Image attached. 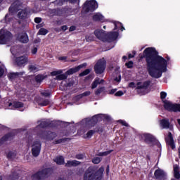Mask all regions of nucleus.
<instances>
[{"label":"nucleus","mask_w":180,"mask_h":180,"mask_svg":"<svg viewBox=\"0 0 180 180\" xmlns=\"http://www.w3.org/2000/svg\"><path fill=\"white\" fill-rule=\"evenodd\" d=\"M59 60H67V56H62V57H60V58H59Z\"/></svg>","instance_id":"nucleus-57"},{"label":"nucleus","mask_w":180,"mask_h":180,"mask_svg":"<svg viewBox=\"0 0 180 180\" xmlns=\"http://www.w3.org/2000/svg\"><path fill=\"white\" fill-rule=\"evenodd\" d=\"M155 177L158 180H166L167 179V173L164 170L158 169L155 171L154 173Z\"/></svg>","instance_id":"nucleus-11"},{"label":"nucleus","mask_w":180,"mask_h":180,"mask_svg":"<svg viewBox=\"0 0 180 180\" xmlns=\"http://www.w3.org/2000/svg\"><path fill=\"white\" fill-rule=\"evenodd\" d=\"M122 58H123V60H127V56H123Z\"/></svg>","instance_id":"nucleus-62"},{"label":"nucleus","mask_w":180,"mask_h":180,"mask_svg":"<svg viewBox=\"0 0 180 180\" xmlns=\"http://www.w3.org/2000/svg\"><path fill=\"white\" fill-rule=\"evenodd\" d=\"M39 127H43V125L40 124Z\"/></svg>","instance_id":"nucleus-64"},{"label":"nucleus","mask_w":180,"mask_h":180,"mask_svg":"<svg viewBox=\"0 0 180 180\" xmlns=\"http://www.w3.org/2000/svg\"><path fill=\"white\" fill-rule=\"evenodd\" d=\"M11 40H12V34L5 29H1L0 30V44H6Z\"/></svg>","instance_id":"nucleus-7"},{"label":"nucleus","mask_w":180,"mask_h":180,"mask_svg":"<svg viewBox=\"0 0 180 180\" xmlns=\"http://www.w3.org/2000/svg\"><path fill=\"white\" fill-rule=\"evenodd\" d=\"M75 30V26H72L70 27V32H74Z\"/></svg>","instance_id":"nucleus-54"},{"label":"nucleus","mask_w":180,"mask_h":180,"mask_svg":"<svg viewBox=\"0 0 180 180\" xmlns=\"http://www.w3.org/2000/svg\"><path fill=\"white\" fill-rule=\"evenodd\" d=\"M18 40L21 43H27V41H29V37H27V34L25 32L21 33L18 34Z\"/></svg>","instance_id":"nucleus-15"},{"label":"nucleus","mask_w":180,"mask_h":180,"mask_svg":"<svg viewBox=\"0 0 180 180\" xmlns=\"http://www.w3.org/2000/svg\"><path fill=\"white\" fill-rule=\"evenodd\" d=\"M106 67V60L105 59H101L97 62L94 67V70L96 74H102L105 71Z\"/></svg>","instance_id":"nucleus-9"},{"label":"nucleus","mask_w":180,"mask_h":180,"mask_svg":"<svg viewBox=\"0 0 180 180\" xmlns=\"http://www.w3.org/2000/svg\"><path fill=\"white\" fill-rule=\"evenodd\" d=\"M89 95H91V91H88L79 96L78 98H82V96H89Z\"/></svg>","instance_id":"nucleus-40"},{"label":"nucleus","mask_w":180,"mask_h":180,"mask_svg":"<svg viewBox=\"0 0 180 180\" xmlns=\"http://www.w3.org/2000/svg\"><path fill=\"white\" fill-rule=\"evenodd\" d=\"M94 34L97 39L101 40L102 41H105L106 39V34H105V31L102 30H97L94 31Z\"/></svg>","instance_id":"nucleus-13"},{"label":"nucleus","mask_w":180,"mask_h":180,"mask_svg":"<svg viewBox=\"0 0 180 180\" xmlns=\"http://www.w3.org/2000/svg\"><path fill=\"white\" fill-rule=\"evenodd\" d=\"M104 89L103 87L98 88L96 91L95 94L96 95H100V94H102L103 92Z\"/></svg>","instance_id":"nucleus-43"},{"label":"nucleus","mask_w":180,"mask_h":180,"mask_svg":"<svg viewBox=\"0 0 180 180\" xmlns=\"http://www.w3.org/2000/svg\"><path fill=\"white\" fill-rule=\"evenodd\" d=\"M2 140H3L4 141H6V140H9V137H8V136H4V137L2 138Z\"/></svg>","instance_id":"nucleus-58"},{"label":"nucleus","mask_w":180,"mask_h":180,"mask_svg":"<svg viewBox=\"0 0 180 180\" xmlns=\"http://www.w3.org/2000/svg\"><path fill=\"white\" fill-rule=\"evenodd\" d=\"M135 54H136V52H134V55H131V53L129 54V56H128L129 58H133V57H134Z\"/></svg>","instance_id":"nucleus-55"},{"label":"nucleus","mask_w":180,"mask_h":180,"mask_svg":"<svg viewBox=\"0 0 180 180\" xmlns=\"http://www.w3.org/2000/svg\"><path fill=\"white\" fill-rule=\"evenodd\" d=\"M112 150H108V151H105V152H103V153H100L99 155H101V157H103L105 155H108V154H110V153H112Z\"/></svg>","instance_id":"nucleus-42"},{"label":"nucleus","mask_w":180,"mask_h":180,"mask_svg":"<svg viewBox=\"0 0 180 180\" xmlns=\"http://www.w3.org/2000/svg\"><path fill=\"white\" fill-rule=\"evenodd\" d=\"M32 54H36L37 53V47H33L31 51Z\"/></svg>","instance_id":"nucleus-48"},{"label":"nucleus","mask_w":180,"mask_h":180,"mask_svg":"<svg viewBox=\"0 0 180 180\" xmlns=\"http://www.w3.org/2000/svg\"><path fill=\"white\" fill-rule=\"evenodd\" d=\"M160 126L161 127H163V129H169V127H171L169 122L166 119L160 120Z\"/></svg>","instance_id":"nucleus-21"},{"label":"nucleus","mask_w":180,"mask_h":180,"mask_svg":"<svg viewBox=\"0 0 180 180\" xmlns=\"http://www.w3.org/2000/svg\"><path fill=\"white\" fill-rule=\"evenodd\" d=\"M27 16V11L26 10H22L18 13V18L20 19H23V18H26Z\"/></svg>","instance_id":"nucleus-30"},{"label":"nucleus","mask_w":180,"mask_h":180,"mask_svg":"<svg viewBox=\"0 0 180 180\" xmlns=\"http://www.w3.org/2000/svg\"><path fill=\"white\" fill-rule=\"evenodd\" d=\"M118 122H119V123L122 124V126H125L126 127H127V126H129V124H127V122H126L125 121L120 120Z\"/></svg>","instance_id":"nucleus-47"},{"label":"nucleus","mask_w":180,"mask_h":180,"mask_svg":"<svg viewBox=\"0 0 180 180\" xmlns=\"http://www.w3.org/2000/svg\"><path fill=\"white\" fill-rule=\"evenodd\" d=\"M29 70L31 71V72H36L39 71V68H37L36 65H30Z\"/></svg>","instance_id":"nucleus-36"},{"label":"nucleus","mask_w":180,"mask_h":180,"mask_svg":"<svg viewBox=\"0 0 180 180\" xmlns=\"http://www.w3.org/2000/svg\"><path fill=\"white\" fill-rule=\"evenodd\" d=\"M116 91H117L116 89H112L110 91L109 94L112 95V94H115V92H116Z\"/></svg>","instance_id":"nucleus-53"},{"label":"nucleus","mask_w":180,"mask_h":180,"mask_svg":"<svg viewBox=\"0 0 180 180\" xmlns=\"http://www.w3.org/2000/svg\"><path fill=\"white\" fill-rule=\"evenodd\" d=\"M99 117H101V115L94 116L90 120L88 121V124H91V123H96V122L99 120Z\"/></svg>","instance_id":"nucleus-28"},{"label":"nucleus","mask_w":180,"mask_h":180,"mask_svg":"<svg viewBox=\"0 0 180 180\" xmlns=\"http://www.w3.org/2000/svg\"><path fill=\"white\" fill-rule=\"evenodd\" d=\"M160 98L164 103V107L169 112H180V104H174L171 101L165 100L167 98V92H160Z\"/></svg>","instance_id":"nucleus-2"},{"label":"nucleus","mask_w":180,"mask_h":180,"mask_svg":"<svg viewBox=\"0 0 180 180\" xmlns=\"http://www.w3.org/2000/svg\"><path fill=\"white\" fill-rule=\"evenodd\" d=\"M85 130L86 128L83 127L77 131V134H79V136H82V137H84V136H85Z\"/></svg>","instance_id":"nucleus-37"},{"label":"nucleus","mask_w":180,"mask_h":180,"mask_svg":"<svg viewBox=\"0 0 180 180\" xmlns=\"http://www.w3.org/2000/svg\"><path fill=\"white\" fill-rule=\"evenodd\" d=\"M5 71H6L5 66L4 65V64L0 63V77H2V75L5 74Z\"/></svg>","instance_id":"nucleus-35"},{"label":"nucleus","mask_w":180,"mask_h":180,"mask_svg":"<svg viewBox=\"0 0 180 180\" xmlns=\"http://www.w3.org/2000/svg\"><path fill=\"white\" fill-rule=\"evenodd\" d=\"M123 95H124V92L122 91H118L115 94V96H123Z\"/></svg>","instance_id":"nucleus-44"},{"label":"nucleus","mask_w":180,"mask_h":180,"mask_svg":"<svg viewBox=\"0 0 180 180\" xmlns=\"http://www.w3.org/2000/svg\"><path fill=\"white\" fill-rule=\"evenodd\" d=\"M64 1H69L72 4H75V2H77L78 4V2H79V0H64Z\"/></svg>","instance_id":"nucleus-52"},{"label":"nucleus","mask_w":180,"mask_h":180,"mask_svg":"<svg viewBox=\"0 0 180 180\" xmlns=\"http://www.w3.org/2000/svg\"><path fill=\"white\" fill-rule=\"evenodd\" d=\"M166 141L172 150L175 148V143H174V139H172V134L171 133H169L167 138H166Z\"/></svg>","instance_id":"nucleus-17"},{"label":"nucleus","mask_w":180,"mask_h":180,"mask_svg":"<svg viewBox=\"0 0 180 180\" xmlns=\"http://www.w3.org/2000/svg\"><path fill=\"white\" fill-rule=\"evenodd\" d=\"M34 22L35 23H40V22H41V18L37 17L34 18Z\"/></svg>","instance_id":"nucleus-49"},{"label":"nucleus","mask_w":180,"mask_h":180,"mask_svg":"<svg viewBox=\"0 0 180 180\" xmlns=\"http://www.w3.org/2000/svg\"><path fill=\"white\" fill-rule=\"evenodd\" d=\"M114 25H115V30H117L118 29H120L122 32L124 30V28L123 27V25H122V22H115Z\"/></svg>","instance_id":"nucleus-27"},{"label":"nucleus","mask_w":180,"mask_h":180,"mask_svg":"<svg viewBox=\"0 0 180 180\" xmlns=\"http://www.w3.org/2000/svg\"><path fill=\"white\" fill-rule=\"evenodd\" d=\"M147 70L152 78H161L162 73L168 71V60L156 55L155 49L146 48L143 51Z\"/></svg>","instance_id":"nucleus-1"},{"label":"nucleus","mask_w":180,"mask_h":180,"mask_svg":"<svg viewBox=\"0 0 180 180\" xmlns=\"http://www.w3.org/2000/svg\"><path fill=\"white\" fill-rule=\"evenodd\" d=\"M86 65V64H82V65H79V66L72 68L69 70H68L65 74H62V75H58V74H61V70L59 71H54L51 72V75L54 76V75H57L56 76V79H58V81H61L63 79H67V77L68 75H70V74H74L75 72H77V71H79V70H81V68H84V67H85Z\"/></svg>","instance_id":"nucleus-3"},{"label":"nucleus","mask_w":180,"mask_h":180,"mask_svg":"<svg viewBox=\"0 0 180 180\" xmlns=\"http://www.w3.org/2000/svg\"><path fill=\"white\" fill-rule=\"evenodd\" d=\"M94 20H96V22H105V16L102 15L101 13H96L93 15Z\"/></svg>","instance_id":"nucleus-16"},{"label":"nucleus","mask_w":180,"mask_h":180,"mask_svg":"<svg viewBox=\"0 0 180 180\" xmlns=\"http://www.w3.org/2000/svg\"><path fill=\"white\" fill-rule=\"evenodd\" d=\"M49 33V31L44 28H41L38 32V34H40L41 36H46Z\"/></svg>","instance_id":"nucleus-34"},{"label":"nucleus","mask_w":180,"mask_h":180,"mask_svg":"<svg viewBox=\"0 0 180 180\" xmlns=\"http://www.w3.org/2000/svg\"><path fill=\"white\" fill-rule=\"evenodd\" d=\"M174 178H176V179H179L180 178V174H179V166L175 165L174 166Z\"/></svg>","instance_id":"nucleus-24"},{"label":"nucleus","mask_w":180,"mask_h":180,"mask_svg":"<svg viewBox=\"0 0 180 180\" xmlns=\"http://www.w3.org/2000/svg\"><path fill=\"white\" fill-rule=\"evenodd\" d=\"M143 138L145 139V141H153L154 140V136L151 135L150 134H144Z\"/></svg>","instance_id":"nucleus-26"},{"label":"nucleus","mask_w":180,"mask_h":180,"mask_svg":"<svg viewBox=\"0 0 180 180\" xmlns=\"http://www.w3.org/2000/svg\"><path fill=\"white\" fill-rule=\"evenodd\" d=\"M150 86V82H138L137 84L134 82H131L129 84V88H136L138 89V93L140 95H146L148 93V86Z\"/></svg>","instance_id":"nucleus-4"},{"label":"nucleus","mask_w":180,"mask_h":180,"mask_svg":"<svg viewBox=\"0 0 180 180\" xmlns=\"http://www.w3.org/2000/svg\"><path fill=\"white\" fill-rule=\"evenodd\" d=\"M3 128L2 125L0 124V130Z\"/></svg>","instance_id":"nucleus-63"},{"label":"nucleus","mask_w":180,"mask_h":180,"mask_svg":"<svg viewBox=\"0 0 180 180\" xmlns=\"http://www.w3.org/2000/svg\"><path fill=\"white\" fill-rule=\"evenodd\" d=\"M127 68H133V61H129L125 64Z\"/></svg>","instance_id":"nucleus-46"},{"label":"nucleus","mask_w":180,"mask_h":180,"mask_svg":"<svg viewBox=\"0 0 180 180\" xmlns=\"http://www.w3.org/2000/svg\"><path fill=\"white\" fill-rule=\"evenodd\" d=\"M79 164L81 163L77 160H69L67 162L65 167H77V165H79Z\"/></svg>","instance_id":"nucleus-23"},{"label":"nucleus","mask_w":180,"mask_h":180,"mask_svg":"<svg viewBox=\"0 0 180 180\" xmlns=\"http://www.w3.org/2000/svg\"><path fill=\"white\" fill-rule=\"evenodd\" d=\"M61 29H62V30H64V31L67 30V29H68L67 25L62 26Z\"/></svg>","instance_id":"nucleus-56"},{"label":"nucleus","mask_w":180,"mask_h":180,"mask_svg":"<svg viewBox=\"0 0 180 180\" xmlns=\"http://www.w3.org/2000/svg\"><path fill=\"white\" fill-rule=\"evenodd\" d=\"M86 41H92L94 40V37L92 35H87L86 36Z\"/></svg>","instance_id":"nucleus-45"},{"label":"nucleus","mask_w":180,"mask_h":180,"mask_svg":"<svg viewBox=\"0 0 180 180\" xmlns=\"http://www.w3.org/2000/svg\"><path fill=\"white\" fill-rule=\"evenodd\" d=\"M27 63V58L26 56H20L16 58V63L19 66L23 65Z\"/></svg>","instance_id":"nucleus-18"},{"label":"nucleus","mask_w":180,"mask_h":180,"mask_svg":"<svg viewBox=\"0 0 180 180\" xmlns=\"http://www.w3.org/2000/svg\"><path fill=\"white\" fill-rule=\"evenodd\" d=\"M11 51L13 56H16L18 54H20L22 53V48L19 46H13L11 49Z\"/></svg>","instance_id":"nucleus-19"},{"label":"nucleus","mask_w":180,"mask_h":180,"mask_svg":"<svg viewBox=\"0 0 180 180\" xmlns=\"http://www.w3.org/2000/svg\"><path fill=\"white\" fill-rule=\"evenodd\" d=\"M41 94L44 96H50V92L49 91H44Z\"/></svg>","instance_id":"nucleus-50"},{"label":"nucleus","mask_w":180,"mask_h":180,"mask_svg":"<svg viewBox=\"0 0 180 180\" xmlns=\"http://www.w3.org/2000/svg\"><path fill=\"white\" fill-rule=\"evenodd\" d=\"M18 11V6H15V4H13L9 8L10 12H16Z\"/></svg>","instance_id":"nucleus-38"},{"label":"nucleus","mask_w":180,"mask_h":180,"mask_svg":"<svg viewBox=\"0 0 180 180\" xmlns=\"http://www.w3.org/2000/svg\"><path fill=\"white\" fill-rule=\"evenodd\" d=\"M95 133V131L90 130L85 135H84V139H91L92 137V135Z\"/></svg>","instance_id":"nucleus-33"},{"label":"nucleus","mask_w":180,"mask_h":180,"mask_svg":"<svg viewBox=\"0 0 180 180\" xmlns=\"http://www.w3.org/2000/svg\"><path fill=\"white\" fill-rule=\"evenodd\" d=\"M55 162H56V164H58V165H61L63 164H64V158H63V156H59L57 157L55 160H54Z\"/></svg>","instance_id":"nucleus-29"},{"label":"nucleus","mask_w":180,"mask_h":180,"mask_svg":"<svg viewBox=\"0 0 180 180\" xmlns=\"http://www.w3.org/2000/svg\"><path fill=\"white\" fill-rule=\"evenodd\" d=\"M11 18V15H6V20H8Z\"/></svg>","instance_id":"nucleus-59"},{"label":"nucleus","mask_w":180,"mask_h":180,"mask_svg":"<svg viewBox=\"0 0 180 180\" xmlns=\"http://www.w3.org/2000/svg\"><path fill=\"white\" fill-rule=\"evenodd\" d=\"M58 144L60 143H63V140H59L56 142Z\"/></svg>","instance_id":"nucleus-61"},{"label":"nucleus","mask_w":180,"mask_h":180,"mask_svg":"<svg viewBox=\"0 0 180 180\" xmlns=\"http://www.w3.org/2000/svg\"><path fill=\"white\" fill-rule=\"evenodd\" d=\"M103 82H104L103 79L101 80L98 77L96 78L91 84V89H95V88H96V86H98V85H99V84H103Z\"/></svg>","instance_id":"nucleus-20"},{"label":"nucleus","mask_w":180,"mask_h":180,"mask_svg":"<svg viewBox=\"0 0 180 180\" xmlns=\"http://www.w3.org/2000/svg\"><path fill=\"white\" fill-rule=\"evenodd\" d=\"M20 75H23V73L20 72H11L10 74L8 75V77L9 78V79H15V78H18V77H20Z\"/></svg>","instance_id":"nucleus-25"},{"label":"nucleus","mask_w":180,"mask_h":180,"mask_svg":"<svg viewBox=\"0 0 180 180\" xmlns=\"http://www.w3.org/2000/svg\"><path fill=\"white\" fill-rule=\"evenodd\" d=\"M28 144L31 145V151L33 157H39L40 155V151H41V143L37 140H32L30 138L28 140Z\"/></svg>","instance_id":"nucleus-5"},{"label":"nucleus","mask_w":180,"mask_h":180,"mask_svg":"<svg viewBox=\"0 0 180 180\" xmlns=\"http://www.w3.org/2000/svg\"><path fill=\"white\" fill-rule=\"evenodd\" d=\"M95 9H98V2L95 0H87L83 7L84 12H94Z\"/></svg>","instance_id":"nucleus-8"},{"label":"nucleus","mask_w":180,"mask_h":180,"mask_svg":"<svg viewBox=\"0 0 180 180\" xmlns=\"http://www.w3.org/2000/svg\"><path fill=\"white\" fill-rule=\"evenodd\" d=\"M6 107L7 109H16L19 108H23V103L16 101L12 103V101H9L8 102L6 103Z\"/></svg>","instance_id":"nucleus-10"},{"label":"nucleus","mask_w":180,"mask_h":180,"mask_svg":"<svg viewBox=\"0 0 180 180\" xmlns=\"http://www.w3.org/2000/svg\"><path fill=\"white\" fill-rule=\"evenodd\" d=\"M46 77L47 76L43 75H38L37 76H36L35 80L37 82H41V81H43V79H45Z\"/></svg>","instance_id":"nucleus-32"},{"label":"nucleus","mask_w":180,"mask_h":180,"mask_svg":"<svg viewBox=\"0 0 180 180\" xmlns=\"http://www.w3.org/2000/svg\"><path fill=\"white\" fill-rule=\"evenodd\" d=\"M119 36V32H110L108 35L109 40L108 41H113V40H116Z\"/></svg>","instance_id":"nucleus-22"},{"label":"nucleus","mask_w":180,"mask_h":180,"mask_svg":"<svg viewBox=\"0 0 180 180\" xmlns=\"http://www.w3.org/2000/svg\"><path fill=\"white\" fill-rule=\"evenodd\" d=\"M89 72H91V70L89 69H86L83 72L80 73L79 75L80 77H84L85 75H88Z\"/></svg>","instance_id":"nucleus-39"},{"label":"nucleus","mask_w":180,"mask_h":180,"mask_svg":"<svg viewBox=\"0 0 180 180\" xmlns=\"http://www.w3.org/2000/svg\"><path fill=\"white\" fill-rule=\"evenodd\" d=\"M106 171H107V174H109V166L107 167Z\"/></svg>","instance_id":"nucleus-60"},{"label":"nucleus","mask_w":180,"mask_h":180,"mask_svg":"<svg viewBox=\"0 0 180 180\" xmlns=\"http://www.w3.org/2000/svg\"><path fill=\"white\" fill-rule=\"evenodd\" d=\"M112 79L115 82V84H119L120 81H122V75H120V68L117 67L115 69V72L113 75Z\"/></svg>","instance_id":"nucleus-12"},{"label":"nucleus","mask_w":180,"mask_h":180,"mask_svg":"<svg viewBox=\"0 0 180 180\" xmlns=\"http://www.w3.org/2000/svg\"><path fill=\"white\" fill-rule=\"evenodd\" d=\"M41 139L44 140H53L56 137V134L53 132H44L40 135Z\"/></svg>","instance_id":"nucleus-14"},{"label":"nucleus","mask_w":180,"mask_h":180,"mask_svg":"<svg viewBox=\"0 0 180 180\" xmlns=\"http://www.w3.org/2000/svg\"><path fill=\"white\" fill-rule=\"evenodd\" d=\"M76 158H77V160H82V158H84V155H77L76 156Z\"/></svg>","instance_id":"nucleus-51"},{"label":"nucleus","mask_w":180,"mask_h":180,"mask_svg":"<svg viewBox=\"0 0 180 180\" xmlns=\"http://www.w3.org/2000/svg\"><path fill=\"white\" fill-rule=\"evenodd\" d=\"M103 171V167H101L96 173L87 170L84 174V180H101Z\"/></svg>","instance_id":"nucleus-6"},{"label":"nucleus","mask_w":180,"mask_h":180,"mask_svg":"<svg viewBox=\"0 0 180 180\" xmlns=\"http://www.w3.org/2000/svg\"><path fill=\"white\" fill-rule=\"evenodd\" d=\"M101 160L100 158L96 157V158H94L92 161L94 164H99V162H101Z\"/></svg>","instance_id":"nucleus-41"},{"label":"nucleus","mask_w":180,"mask_h":180,"mask_svg":"<svg viewBox=\"0 0 180 180\" xmlns=\"http://www.w3.org/2000/svg\"><path fill=\"white\" fill-rule=\"evenodd\" d=\"M50 103V101L49 100H39L38 101V105L39 106H47Z\"/></svg>","instance_id":"nucleus-31"}]
</instances>
